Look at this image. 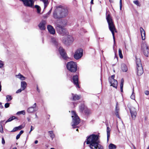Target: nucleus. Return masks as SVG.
Here are the masks:
<instances>
[{"instance_id": "nucleus-1", "label": "nucleus", "mask_w": 149, "mask_h": 149, "mask_svg": "<svg viewBox=\"0 0 149 149\" xmlns=\"http://www.w3.org/2000/svg\"><path fill=\"white\" fill-rule=\"evenodd\" d=\"M67 8L59 5L56 7L53 13V17L55 19H59L65 17L68 15Z\"/></svg>"}, {"instance_id": "nucleus-2", "label": "nucleus", "mask_w": 149, "mask_h": 149, "mask_svg": "<svg viewBox=\"0 0 149 149\" xmlns=\"http://www.w3.org/2000/svg\"><path fill=\"white\" fill-rule=\"evenodd\" d=\"M98 136L92 134L88 137L86 141L87 144H89L91 149H103L102 146L98 143Z\"/></svg>"}, {"instance_id": "nucleus-3", "label": "nucleus", "mask_w": 149, "mask_h": 149, "mask_svg": "<svg viewBox=\"0 0 149 149\" xmlns=\"http://www.w3.org/2000/svg\"><path fill=\"white\" fill-rule=\"evenodd\" d=\"M106 19L109 25V27L110 30L112 33L114 44H115V41L114 36V32H116L115 26L113 23L112 17L109 14H108L106 17Z\"/></svg>"}, {"instance_id": "nucleus-4", "label": "nucleus", "mask_w": 149, "mask_h": 149, "mask_svg": "<svg viewBox=\"0 0 149 149\" xmlns=\"http://www.w3.org/2000/svg\"><path fill=\"white\" fill-rule=\"evenodd\" d=\"M72 126L73 128L76 127V126L80 123V119L76 114L75 111H72Z\"/></svg>"}, {"instance_id": "nucleus-5", "label": "nucleus", "mask_w": 149, "mask_h": 149, "mask_svg": "<svg viewBox=\"0 0 149 149\" xmlns=\"http://www.w3.org/2000/svg\"><path fill=\"white\" fill-rule=\"evenodd\" d=\"M67 68L68 70L72 72H74L77 70V65L75 62L71 61L67 63Z\"/></svg>"}, {"instance_id": "nucleus-6", "label": "nucleus", "mask_w": 149, "mask_h": 149, "mask_svg": "<svg viewBox=\"0 0 149 149\" xmlns=\"http://www.w3.org/2000/svg\"><path fill=\"white\" fill-rule=\"evenodd\" d=\"M74 40L73 37L68 34L65 36L62 40V42L67 45H69L72 43Z\"/></svg>"}, {"instance_id": "nucleus-7", "label": "nucleus", "mask_w": 149, "mask_h": 149, "mask_svg": "<svg viewBox=\"0 0 149 149\" xmlns=\"http://www.w3.org/2000/svg\"><path fill=\"white\" fill-rule=\"evenodd\" d=\"M57 32L62 36H65L68 34V33L64 27L58 24L56 27Z\"/></svg>"}, {"instance_id": "nucleus-8", "label": "nucleus", "mask_w": 149, "mask_h": 149, "mask_svg": "<svg viewBox=\"0 0 149 149\" xmlns=\"http://www.w3.org/2000/svg\"><path fill=\"white\" fill-rule=\"evenodd\" d=\"M83 54V49L81 48H79L75 51L74 56L75 59L78 60L81 58Z\"/></svg>"}, {"instance_id": "nucleus-9", "label": "nucleus", "mask_w": 149, "mask_h": 149, "mask_svg": "<svg viewBox=\"0 0 149 149\" xmlns=\"http://www.w3.org/2000/svg\"><path fill=\"white\" fill-rule=\"evenodd\" d=\"M22 1L25 6L32 7L33 6L35 0H20Z\"/></svg>"}, {"instance_id": "nucleus-10", "label": "nucleus", "mask_w": 149, "mask_h": 149, "mask_svg": "<svg viewBox=\"0 0 149 149\" xmlns=\"http://www.w3.org/2000/svg\"><path fill=\"white\" fill-rule=\"evenodd\" d=\"M131 116L133 120H134L137 115L136 110L134 107H132L130 110Z\"/></svg>"}, {"instance_id": "nucleus-11", "label": "nucleus", "mask_w": 149, "mask_h": 149, "mask_svg": "<svg viewBox=\"0 0 149 149\" xmlns=\"http://www.w3.org/2000/svg\"><path fill=\"white\" fill-rule=\"evenodd\" d=\"M73 82L74 85H76L77 87L79 88L78 82V76L77 75H74L73 76L72 78Z\"/></svg>"}, {"instance_id": "nucleus-12", "label": "nucleus", "mask_w": 149, "mask_h": 149, "mask_svg": "<svg viewBox=\"0 0 149 149\" xmlns=\"http://www.w3.org/2000/svg\"><path fill=\"white\" fill-rule=\"evenodd\" d=\"M59 51L62 57L64 59H66L67 56L63 48L62 47H60L59 48Z\"/></svg>"}, {"instance_id": "nucleus-13", "label": "nucleus", "mask_w": 149, "mask_h": 149, "mask_svg": "<svg viewBox=\"0 0 149 149\" xmlns=\"http://www.w3.org/2000/svg\"><path fill=\"white\" fill-rule=\"evenodd\" d=\"M46 24V22L44 20H42L39 23L38 26L41 30H44L46 28L45 25Z\"/></svg>"}, {"instance_id": "nucleus-14", "label": "nucleus", "mask_w": 149, "mask_h": 149, "mask_svg": "<svg viewBox=\"0 0 149 149\" xmlns=\"http://www.w3.org/2000/svg\"><path fill=\"white\" fill-rule=\"evenodd\" d=\"M47 29L49 33L52 34H54L55 33V31L53 27L50 25H48L47 26Z\"/></svg>"}, {"instance_id": "nucleus-15", "label": "nucleus", "mask_w": 149, "mask_h": 149, "mask_svg": "<svg viewBox=\"0 0 149 149\" xmlns=\"http://www.w3.org/2000/svg\"><path fill=\"white\" fill-rule=\"evenodd\" d=\"M36 103H35L33 107H29L27 109V111L29 113H33L34 111H36L37 110L36 109Z\"/></svg>"}, {"instance_id": "nucleus-16", "label": "nucleus", "mask_w": 149, "mask_h": 149, "mask_svg": "<svg viewBox=\"0 0 149 149\" xmlns=\"http://www.w3.org/2000/svg\"><path fill=\"white\" fill-rule=\"evenodd\" d=\"M109 81L111 84V86L116 88L118 86V82L116 79L110 80Z\"/></svg>"}, {"instance_id": "nucleus-17", "label": "nucleus", "mask_w": 149, "mask_h": 149, "mask_svg": "<svg viewBox=\"0 0 149 149\" xmlns=\"http://www.w3.org/2000/svg\"><path fill=\"white\" fill-rule=\"evenodd\" d=\"M137 74L139 76H141L143 73L142 66L136 67Z\"/></svg>"}, {"instance_id": "nucleus-18", "label": "nucleus", "mask_w": 149, "mask_h": 149, "mask_svg": "<svg viewBox=\"0 0 149 149\" xmlns=\"http://www.w3.org/2000/svg\"><path fill=\"white\" fill-rule=\"evenodd\" d=\"M140 31L142 40H145L146 38V33L144 29L141 27L140 28Z\"/></svg>"}, {"instance_id": "nucleus-19", "label": "nucleus", "mask_w": 149, "mask_h": 149, "mask_svg": "<svg viewBox=\"0 0 149 149\" xmlns=\"http://www.w3.org/2000/svg\"><path fill=\"white\" fill-rule=\"evenodd\" d=\"M119 107L117 103L116 107V109H115V114L117 116V117L118 118H119Z\"/></svg>"}, {"instance_id": "nucleus-20", "label": "nucleus", "mask_w": 149, "mask_h": 149, "mask_svg": "<svg viewBox=\"0 0 149 149\" xmlns=\"http://www.w3.org/2000/svg\"><path fill=\"white\" fill-rule=\"evenodd\" d=\"M24 127V126H23L22 125H20L18 127H15L11 131V132H13L18 130H20Z\"/></svg>"}, {"instance_id": "nucleus-21", "label": "nucleus", "mask_w": 149, "mask_h": 149, "mask_svg": "<svg viewBox=\"0 0 149 149\" xmlns=\"http://www.w3.org/2000/svg\"><path fill=\"white\" fill-rule=\"evenodd\" d=\"M27 86L26 83L24 81H22L21 82V88L22 90H24L26 88Z\"/></svg>"}, {"instance_id": "nucleus-22", "label": "nucleus", "mask_w": 149, "mask_h": 149, "mask_svg": "<svg viewBox=\"0 0 149 149\" xmlns=\"http://www.w3.org/2000/svg\"><path fill=\"white\" fill-rule=\"evenodd\" d=\"M136 67L142 66L141 60L139 58H136Z\"/></svg>"}, {"instance_id": "nucleus-23", "label": "nucleus", "mask_w": 149, "mask_h": 149, "mask_svg": "<svg viewBox=\"0 0 149 149\" xmlns=\"http://www.w3.org/2000/svg\"><path fill=\"white\" fill-rule=\"evenodd\" d=\"M121 69L123 71L126 72L127 70V66L125 64H122L121 66Z\"/></svg>"}, {"instance_id": "nucleus-24", "label": "nucleus", "mask_w": 149, "mask_h": 149, "mask_svg": "<svg viewBox=\"0 0 149 149\" xmlns=\"http://www.w3.org/2000/svg\"><path fill=\"white\" fill-rule=\"evenodd\" d=\"M142 49L143 51L148 49V46L146 42H144L143 43L142 45Z\"/></svg>"}, {"instance_id": "nucleus-25", "label": "nucleus", "mask_w": 149, "mask_h": 149, "mask_svg": "<svg viewBox=\"0 0 149 149\" xmlns=\"http://www.w3.org/2000/svg\"><path fill=\"white\" fill-rule=\"evenodd\" d=\"M16 77L22 81L24 80L25 79V77L20 73L16 75Z\"/></svg>"}, {"instance_id": "nucleus-26", "label": "nucleus", "mask_w": 149, "mask_h": 149, "mask_svg": "<svg viewBox=\"0 0 149 149\" xmlns=\"http://www.w3.org/2000/svg\"><path fill=\"white\" fill-rule=\"evenodd\" d=\"M111 129L109 127H107V141H108L110 137V132Z\"/></svg>"}, {"instance_id": "nucleus-27", "label": "nucleus", "mask_w": 149, "mask_h": 149, "mask_svg": "<svg viewBox=\"0 0 149 149\" xmlns=\"http://www.w3.org/2000/svg\"><path fill=\"white\" fill-rule=\"evenodd\" d=\"M51 41L55 45H57L58 44V40L55 38H52Z\"/></svg>"}, {"instance_id": "nucleus-28", "label": "nucleus", "mask_w": 149, "mask_h": 149, "mask_svg": "<svg viewBox=\"0 0 149 149\" xmlns=\"http://www.w3.org/2000/svg\"><path fill=\"white\" fill-rule=\"evenodd\" d=\"M72 95L73 99L74 100H78L80 98V96L79 95L76 94L74 95L73 94H72Z\"/></svg>"}, {"instance_id": "nucleus-29", "label": "nucleus", "mask_w": 149, "mask_h": 149, "mask_svg": "<svg viewBox=\"0 0 149 149\" xmlns=\"http://www.w3.org/2000/svg\"><path fill=\"white\" fill-rule=\"evenodd\" d=\"M35 8L36 9V11L37 13L38 14H41L40 11L41 8L40 6L38 5H36L35 6Z\"/></svg>"}, {"instance_id": "nucleus-30", "label": "nucleus", "mask_w": 149, "mask_h": 149, "mask_svg": "<svg viewBox=\"0 0 149 149\" xmlns=\"http://www.w3.org/2000/svg\"><path fill=\"white\" fill-rule=\"evenodd\" d=\"M144 55L146 56L149 57V50L148 49L143 50Z\"/></svg>"}, {"instance_id": "nucleus-31", "label": "nucleus", "mask_w": 149, "mask_h": 149, "mask_svg": "<svg viewBox=\"0 0 149 149\" xmlns=\"http://www.w3.org/2000/svg\"><path fill=\"white\" fill-rule=\"evenodd\" d=\"M116 146L114 144L111 143L109 146V149H116Z\"/></svg>"}, {"instance_id": "nucleus-32", "label": "nucleus", "mask_w": 149, "mask_h": 149, "mask_svg": "<svg viewBox=\"0 0 149 149\" xmlns=\"http://www.w3.org/2000/svg\"><path fill=\"white\" fill-rule=\"evenodd\" d=\"M48 133L51 138H52V139H53L55 137V135L53 133V132L52 131H49L48 132Z\"/></svg>"}, {"instance_id": "nucleus-33", "label": "nucleus", "mask_w": 149, "mask_h": 149, "mask_svg": "<svg viewBox=\"0 0 149 149\" xmlns=\"http://www.w3.org/2000/svg\"><path fill=\"white\" fill-rule=\"evenodd\" d=\"M124 84V80L123 79H122L121 80V83L120 85V90L121 92L123 91V86Z\"/></svg>"}, {"instance_id": "nucleus-34", "label": "nucleus", "mask_w": 149, "mask_h": 149, "mask_svg": "<svg viewBox=\"0 0 149 149\" xmlns=\"http://www.w3.org/2000/svg\"><path fill=\"white\" fill-rule=\"evenodd\" d=\"M12 97L11 95H7L6 96V100L7 102H9L11 100Z\"/></svg>"}, {"instance_id": "nucleus-35", "label": "nucleus", "mask_w": 149, "mask_h": 149, "mask_svg": "<svg viewBox=\"0 0 149 149\" xmlns=\"http://www.w3.org/2000/svg\"><path fill=\"white\" fill-rule=\"evenodd\" d=\"M16 118V117L15 116H12L10 118L6 121V123L10 122L13 120L15 119Z\"/></svg>"}, {"instance_id": "nucleus-36", "label": "nucleus", "mask_w": 149, "mask_h": 149, "mask_svg": "<svg viewBox=\"0 0 149 149\" xmlns=\"http://www.w3.org/2000/svg\"><path fill=\"white\" fill-rule=\"evenodd\" d=\"M43 2L44 4L45 8H46L47 6L48 3L47 1V0H40Z\"/></svg>"}, {"instance_id": "nucleus-37", "label": "nucleus", "mask_w": 149, "mask_h": 149, "mask_svg": "<svg viewBox=\"0 0 149 149\" xmlns=\"http://www.w3.org/2000/svg\"><path fill=\"white\" fill-rule=\"evenodd\" d=\"M25 114V111L24 110L22 111H19L16 114L17 115H20V114H23V115H24Z\"/></svg>"}, {"instance_id": "nucleus-38", "label": "nucleus", "mask_w": 149, "mask_h": 149, "mask_svg": "<svg viewBox=\"0 0 149 149\" xmlns=\"http://www.w3.org/2000/svg\"><path fill=\"white\" fill-rule=\"evenodd\" d=\"M118 54L120 57L121 58H122L123 57V55L122 53V50L120 49H119Z\"/></svg>"}, {"instance_id": "nucleus-39", "label": "nucleus", "mask_w": 149, "mask_h": 149, "mask_svg": "<svg viewBox=\"0 0 149 149\" xmlns=\"http://www.w3.org/2000/svg\"><path fill=\"white\" fill-rule=\"evenodd\" d=\"M133 3L137 6H140L139 2L138 0L134 1H133Z\"/></svg>"}, {"instance_id": "nucleus-40", "label": "nucleus", "mask_w": 149, "mask_h": 149, "mask_svg": "<svg viewBox=\"0 0 149 149\" xmlns=\"http://www.w3.org/2000/svg\"><path fill=\"white\" fill-rule=\"evenodd\" d=\"M133 91H134V89H133V92L131 96L130 97L132 99H133V100H134L135 99V96L134 94Z\"/></svg>"}, {"instance_id": "nucleus-41", "label": "nucleus", "mask_w": 149, "mask_h": 149, "mask_svg": "<svg viewBox=\"0 0 149 149\" xmlns=\"http://www.w3.org/2000/svg\"><path fill=\"white\" fill-rule=\"evenodd\" d=\"M84 104H82L79 107V109L81 111H82L84 108Z\"/></svg>"}, {"instance_id": "nucleus-42", "label": "nucleus", "mask_w": 149, "mask_h": 149, "mask_svg": "<svg viewBox=\"0 0 149 149\" xmlns=\"http://www.w3.org/2000/svg\"><path fill=\"white\" fill-rule=\"evenodd\" d=\"M4 65V63L3 62L0 60V68H2Z\"/></svg>"}, {"instance_id": "nucleus-43", "label": "nucleus", "mask_w": 149, "mask_h": 149, "mask_svg": "<svg viewBox=\"0 0 149 149\" xmlns=\"http://www.w3.org/2000/svg\"><path fill=\"white\" fill-rule=\"evenodd\" d=\"M0 132L2 133L3 132V128L1 125H0Z\"/></svg>"}, {"instance_id": "nucleus-44", "label": "nucleus", "mask_w": 149, "mask_h": 149, "mask_svg": "<svg viewBox=\"0 0 149 149\" xmlns=\"http://www.w3.org/2000/svg\"><path fill=\"white\" fill-rule=\"evenodd\" d=\"M24 90H22V89H21V88L20 89H19L18 90H17L16 92V93H20L21 92V91H23Z\"/></svg>"}, {"instance_id": "nucleus-45", "label": "nucleus", "mask_w": 149, "mask_h": 149, "mask_svg": "<svg viewBox=\"0 0 149 149\" xmlns=\"http://www.w3.org/2000/svg\"><path fill=\"white\" fill-rule=\"evenodd\" d=\"M10 104L8 103H7L5 104V108H7L9 107Z\"/></svg>"}, {"instance_id": "nucleus-46", "label": "nucleus", "mask_w": 149, "mask_h": 149, "mask_svg": "<svg viewBox=\"0 0 149 149\" xmlns=\"http://www.w3.org/2000/svg\"><path fill=\"white\" fill-rule=\"evenodd\" d=\"M114 77H115V75H112L111 77L109 78V80H112L113 79H114Z\"/></svg>"}, {"instance_id": "nucleus-47", "label": "nucleus", "mask_w": 149, "mask_h": 149, "mask_svg": "<svg viewBox=\"0 0 149 149\" xmlns=\"http://www.w3.org/2000/svg\"><path fill=\"white\" fill-rule=\"evenodd\" d=\"M120 10H121V9H122V0H120Z\"/></svg>"}, {"instance_id": "nucleus-48", "label": "nucleus", "mask_w": 149, "mask_h": 149, "mask_svg": "<svg viewBox=\"0 0 149 149\" xmlns=\"http://www.w3.org/2000/svg\"><path fill=\"white\" fill-rule=\"evenodd\" d=\"M1 143L3 144H4L5 143V141L3 137L2 138Z\"/></svg>"}, {"instance_id": "nucleus-49", "label": "nucleus", "mask_w": 149, "mask_h": 149, "mask_svg": "<svg viewBox=\"0 0 149 149\" xmlns=\"http://www.w3.org/2000/svg\"><path fill=\"white\" fill-rule=\"evenodd\" d=\"M145 93L147 95H148L149 94V91H146L145 92Z\"/></svg>"}, {"instance_id": "nucleus-50", "label": "nucleus", "mask_w": 149, "mask_h": 149, "mask_svg": "<svg viewBox=\"0 0 149 149\" xmlns=\"http://www.w3.org/2000/svg\"><path fill=\"white\" fill-rule=\"evenodd\" d=\"M33 129L34 128L32 126H31V130L29 132V133H30L33 130Z\"/></svg>"}, {"instance_id": "nucleus-51", "label": "nucleus", "mask_w": 149, "mask_h": 149, "mask_svg": "<svg viewBox=\"0 0 149 149\" xmlns=\"http://www.w3.org/2000/svg\"><path fill=\"white\" fill-rule=\"evenodd\" d=\"M20 136V135H19V134H18L16 137V139H17V140L19 138Z\"/></svg>"}, {"instance_id": "nucleus-52", "label": "nucleus", "mask_w": 149, "mask_h": 149, "mask_svg": "<svg viewBox=\"0 0 149 149\" xmlns=\"http://www.w3.org/2000/svg\"><path fill=\"white\" fill-rule=\"evenodd\" d=\"M24 131L23 130H21L20 132H19V134H18L19 135L21 136V135L23 133Z\"/></svg>"}, {"instance_id": "nucleus-53", "label": "nucleus", "mask_w": 149, "mask_h": 149, "mask_svg": "<svg viewBox=\"0 0 149 149\" xmlns=\"http://www.w3.org/2000/svg\"><path fill=\"white\" fill-rule=\"evenodd\" d=\"M52 9H51L48 12V13H47L48 14V15H49L51 13V11H52Z\"/></svg>"}, {"instance_id": "nucleus-54", "label": "nucleus", "mask_w": 149, "mask_h": 149, "mask_svg": "<svg viewBox=\"0 0 149 149\" xmlns=\"http://www.w3.org/2000/svg\"><path fill=\"white\" fill-rule=\"evenodd\" d=\"M38 142V141L37 140H36L35 141V144H37Z\"/></svg>"}, {"instance_id": "nucleus-55", "label": "nucleus", "mask_w": 149, "mask_h": 149, "mask_svg": "<svg viewBox=\"0 0 149 149\" xmlns=\"http://www.w3.org/2000/svg\"><path fill=\"white\" fill-rule=\"evenodd\" d=\"M93 0H91V4H93Z\"/></svg>"}, {"instance_id": "nucleus-56", "label": "nucleus", "mask_w": 149, "mask_h": 149, "mask_svg": "<svg viewBox=\"0 0 149 149\" xmlns=\"http://www.w3.org/2000/svg\"><path fill=\"white\" fill-rule=\"evenodd\" d=\"M1 84H0V92L1 91Z\"/></svg>"}, {"instance_id": "nucleus-57", "label": "nucleus", "mask_w": 149, "mask_h": 149, "mask_svg": "<svg viewBox=\"0 0 149 149\" xmlns=\"http://www.w3.org/2000/svg\"><path fill=\"white\" fill-rule=\"evenodd\" d=\"M13 149H17L16 147H14Z\"/></svg>"}, {"instance_id": "nucleus-58", "label": "nucleus", "mask_w": 149, "mask_h": 149, "mask_svg": "<svg viewBox=\"0 0 149 149\" xmlns=\"http://www.w3.org/2000/svg\"><path fill=\"white\" fill-rule=\"evenodd\" d=\"M147 149H149V146H148V147L147 148Z\"/></svg>"}, {"instance_id": "nucleus-59", "label": "nucleus", "mask_w": 149, "mask_h": 149, "mask_svg": "<svg viewBox=\"0 0 149 149\" xmlns=\"http://www.w3.org/2000/svg\"><path fill=\"white\" fill-rule=\"evenodd\" d=\"M50 149H55L54 148H51Z\"/></svg>"}, {"instance_id": "nucleus-60", "label": "nucleus", "mask_w": 149, "mask_h": 149, "mask_svg": "<svg viewBox=\"0 0 149 149\" xmlns=\"http://www.w3.org/2000/svg\"><path fill=\"white\" fill-rule=\"evenodd\" d=\"M76 131H78V129H76Z\"/></svg>"}, {"instance_id": "nucleus-61", "label": "nucleus", "mask_w": 149, "mask_h": 149, "mask_svg": "<svg viewBox=\"0 0 149 149\" xmlns=\"http://www.w3.org/2000/svg\"><path fill=\"white\" fill-rule=\"evenodd\" d=\"M36 117H37V115L36 114Z\"/></svg>"}, {"instance_id": "nucleus-62", "label": "nucleus", "mask_w": 149, "mask_h": 149, "mask_svg": "<svg viewBox=\"0 0 149 149\" xmlns=\"http://www.w3.org/2000/svg\"><path fill=\"white\" fill-rule=\"evenodd\" d=\"M85 142H84V144H85Z\"/></svg>"}, {"instance_id": "nucleus-63", "label": "nucleus", "mask_w": 149, "mask_h": 149, "mask_svg": "<svg viewBox=\"0 0 149 149\" xmlns=\"http://www.w3.org/2000/svg\"><path fill=\"white\" fill-rule=\"evenodd\" d=\"M134 149H136V148H134Z\"/></svg>"}, {"instance_id": "nucleus-64", "label": "nucleus", "mask_w": 149, "mask_h": 149, "mask_svg": "<svg viewBox=\"0 0 149 149\" xmlns=\"http://www.w3.org/2000/svg\"><path fill=\"white\" fill-rule=\"evenodd\" d=\"M109 1H110V0H109Z\"/></svg>"}]
</instances>
